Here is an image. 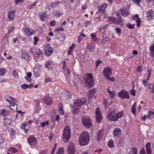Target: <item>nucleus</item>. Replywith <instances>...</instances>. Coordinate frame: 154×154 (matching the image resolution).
I'll use <instances>...</instances> for the list:
<instances>
[{"label":"nucleus","mask_w":154,"mask_h":154,"mask_svg":"<svg viewBox=\"0 0 154 154\" xmlns=\"http://www.w3.org/2000/svg\"><path fill=\"white\" fill-rule=\"evenodd\" d=\"M57 146V143H55L54 144V147L53 148L52 150V152H51V154H53L54 153L55 150L56 149Z\"/></svg>","instance_id":"680f3d73"},{"label":"nucleus","mask_w":154,"mask_h":154,"mask_svg":"<svg viewBox=\"0 0 154 154\" xmlns=\"http://www.w3.org/2000/svg\"><path fill=\"white\" fill-rule=\"evenodd\" d=\"M59 113L60 115H63L64 114V112L63 110V104L61 103H60L59 105Z\"/></svg>","instance_id":"c85d7f7f"},{"label":"nucleus","mask_w":154,"mask_h":154,"mask_svg":"<svg viewBox=\"0 0 154 154\" xmlns=\"http://www.w3.org/2000/svg\"><path fill=\"white\" fill-rule=\"evenodd\" d=\"M108 146L110 148L113 147L114 146L113 142L112 140H110L108 143Z\"/></svg>","instance_id":"de8ad7c7"},{"label":"nucleus","mask_w":154,"mask_h":154,"mask_svg":"<svg viewBox=\"0 0 154 154\" xmlns=\"http://www.w3.org/2000/svg\"><path fill=\"white\" fill-rule=\"evenodd\" d=\"M146 17L148 20L153 19V17H154V11L152 9L149 10L148 11V14Z\"/></svg>","instance_id":"6ab92c4d"},{"label":"nucleus","mask_w":154,"mask_h":154,"mask_svg":"<svg viewBox=\"0 0 154 154\" xmlns=\"http://www.w3.org/2000/svg\"><path fill=\"white\" fill-rule=\"evenodd\" d=\"M14 29V27L11 26L9 29H8V33H11Z\"/></svg>","instance_id":"774afa93"},{"label":"nucleus","mask_w":154,"mask_h":154,"mask_svg":"<svg viewBox=\"0 0 154 154\" xmlns=\"http://www.w3.org/2000/svg\"><path fill=\"white\" fill-rule=\"evenodd\" d=\"M118 95L119 97L122 99H129L130 98L128 93L124 90H122L121 92H119L118 93Z\"/></svg>","instance_id":"1a4fd4ad"},{"label":"nucleus","mask_w":154,"mask_h":154,"mask_svg":"<svg viewBox=\"0 0 154 154\" xmlns=\"http://www.w3.org/2000/svg\"><path fill=\"white\" fill-rule=\"evenodd\" d=\"M4 124L6 125H8L11 122V119L5 118L4 119Z\"/></svg>","instance_id":"c756f323"},{"label":"nucleus","mask_w":154,"mask_h":154,"mask_svg":"<svg viewBox=\"0 0 154 154\" xmlns=\"http://www.w3.org/2000/svg\"><path fill=\"white\" fill-rule=\"evenodd\" d=\"M53 49L52 48L50 47L49 45H48V47L45 51V54L48 55H51L53 53Z\"/></svg>","instance_id":"412c9836"},{"label":"nucleus","mask_w":154,"mask_h":154,"mask_svg":"<svg viewBox=\"0 0 154 154\" xmlns=\"http://www.w3.org/2000/svg\"><path fill=\"white\" fill-rule=\"evenodd\" d=\"M116 21L115 18H113L112 17H110L108 19V21L110 23H113Z\"/></svg>","instance_id":"37998d69"},{"label":"nucleus","mask_w":154,"mask_h":154,"mask_svg":"<svg viewBox=\"0 0 154 154\" xmlns=\"http://www.w3.org/2000/svg\"><path fill=\"white\" fill-rule=\"evenodd\" d=\"M71 132L69 127L66 126L63 130V141L65 142H68L70 138Z\"/></svg>","instance_id":"7ed1b4c3"},{"label":"nucleus","mask_w":154,"mask_h":154,"mask_svg":"<svg viewBox=\"0 0 154 154\" xmlns=\"http://www.w3.org/2000/svg\"><path fill=\"white\" fill-rule=\"evenodd\" d=\"M83 125L86 128H89L92 125L90 118L88 116H83L82 119Z\"/></svg>","instance_id":"20e7f679"},{"label":"nucleus","mask_w":154,"mask_h":154,"mask_svg":"<svg viewBox=\"0 0 154 154\" xmlns=\"http://www.w3.org/2000/svg\"><path fill=\"white\" fill-rule=\"evenodd\" d=\"M48 15L47 12H44L41 14L40 18L41 20L42 21H44L46 18H47Z\"/></svg>","instance_id":"a878e982"},{"label":"nucleus","mask_w":154,"mask_h":154,"mask_svg":"<svg viewBox=\"0 0 154 154\" xmlns=\"http://www.w3.org/2000/svg\"><path fill=\"white\" fill-rule=\"evenodd\" d=\"M64 152V149L62 147H60L57 150V154H63Z\"/></svg>","instance_id":"79ce46f5"},{"label":"nucleus","mask_w":154,"mask_h":154,"mask_svg":"<svg viewBox=\"0 0 154 154\" xmlns=\"http://www.w3.org/2000/svg\"><path fill=\"white\" fill-rule=\"evenodd\" d=\"M30 51L32 54H36L37 55L42 56V52L39 48H31L30 49Z\"/></svg>","instance_id":"ddd939ff"},{"label":"nucleus","mask_w":154,"mask_h":154,"mask_svg":"<svg viewBox=\"0 0 154 154\" xmlns=\"http://www.w3.org/2000/svg\"><path fill=\"white\" fill-rule=\"evenodd\" d=\"M45 104L49 105L52 103V100L50 98H47L45 100Z\"/></svg>","instance_id":"473e14b6"},{"label":"nucleus","mask_w":154,"mask_h":154,"mask_svg":"<svg viewBox=\"0 0 154 154\" xmlns=\"http://www.w3.org/2000/svg\"><path fill=\"white\" fill-rule=\"evenodd\" d=\"M9 131L11 136H14L15 135L16 131L12 129H10Z\"/></svg>","instance_id":"8fccbe9b"},{"label":"nucleus","mask_w":154,"mask_h":154,"mask_svg":"<svg viewBox=\"0 0 154 154\" xmlns=\"http://www.w3.org/2000/svg\"><path fill=\"white\" fill-rule=\"evenodd\" d=\"M22 88L26 89L27 88H31L33 87V85L32 84H30L29 85H26L25 84H24L22 85L21 86Z\"/></svg>","instance_id":"393cba45"},{"label":"nucleus","mask_w":154,"mask_h":154,"mask_svg":"<svg viewBox=\"0 0 154 154\" xmlns=\"http://www.w3.org/2000/svg\"><path fill=\"white\" fill-rule=\"evenodd\" d=\"M86 102V100L85 98L77 99L76 100L74 103L78 107H80L82 105H84Z\"/></svg>","instance_id":"6e6552de"},{"label":"nucleus","mask_w":154,"mask_h":154,"mask_svg":"<svg viewBox=\"0 0 154 154\" xmlns=\"http://www.w3.org/2000/svg\"><path fill=\"white\" fill-rule=\"evenodd\" d=\"M49 124V122L48 121H46L45 122H42L41 123V126L42 127H44L45 126V125H48Z\"/></svg>","instance_id":"3c124183"},{"label":"nucleus","mask_w":154,"mask_h":154,"mask_svg":"<svg viewBox=\"0 0 154 154\" xmlns=\"http://www.w3.org/2000/svg\"><path fill=\"white\" fill-rule=\"evenodd\" d=\"M96 122L98 123H100L102 119V116L101 112L98 108H97L95 111Z\"/></svg>","instance_id":"9d476101"},{"label":"nucleus","mask_w":154,"mask_h":154,"mask_svg":"<svg viewBox=\"0 0 154 154\" xmlns=\"http://www.w3.org/2000/svg\"><path fill=\"white\" fill-rule=\"evenodd\" d=\"M148 115L147 118H154V112L152 111L149 110L148 112Z\"/></svg>","instance_id":"c9c22d12"},{"label":"nucleus","mask_w":154,"mask_h":154,"mask_svg":"<svg viewBox=\"0 0 154 154\" xmlns=\"http://www.w3.org/2000/svg\"><path fill=\"white\" fill-rule=\"evenodd\" d=\"M124 113L123 112L121 111L117 113L116 114L117 121L119 119H121L123 116Z\"/></svg>","instance_id":"7c9ffc66"},{"label":"nucleus","mask_w":154,"mask_h":154,"mask_svg":"<svg viewBox=\"0 0 154 154\" xmlns=\"http://www.w3.org/2000/svg\"><path fill=\"white\" fill-rule=\"evenodd\" d=\"M136 104L135 103H134L131 109V112L134 115H136Z\"/></svg>","instance_id":"58836bf2"},{"label":"nucleus","mask_w":154,"mask_h":154,"mask_svg":"<svg viewBox=\"0 0 154 154\" xmlns=\"http://www.w3.org/2000/svg\"><path fill=\"white\" fill-rule=\"evenodd\" d=\"M8 151L11 152V153L13 154V153H15L17 151V150L15 148L11 147L9 148Z\"/></svg>","instance_id":"e433bc0d"},{"label":"nucleus","mask_w":154,"mask_h":154,"mask_svg":"<svg viewBox=\"0 0 154 154\" xmlns=\"http://www.w3.org/2000/svg\"><path fill=\"white\" fill-rule=\"evenodd\" d=\"M96 90L94 88L89 91L88 97L90 98L94 96Z\"/></svg>","instance_id":"cd10ccee"},{"label":"nucleus","mask_w":154,"mask_h":154,"mask_svg":"<svg viewBox=\"0 0 154 154\" xmlns=\"http://www.w3.org/2000/svg\"><path fill=\"white\" fill-rule=\"evenodd\" d=\"M134 3H136L137 5L139 4L141 0H131Z\"/></svg>","instance_id":"69168bd1"},{"label":"nucleus","mask_w":154,"mask_h":154,"mask_svg":"<svg viewBox=\"0 0 154 154\" xmlns=\"http://www.w3.org/2000/svg\"><path fill=\"white\" fill-rule=\"evenodd\" d=\"M107 91L109 93V94L110 95V97L111 98H113L114 96V94H113V92L111 91H110L109 88H108L107 90Z\"/></svg>","instance_id":"603ef678"},{"label":"nucleus","mask_w":154,"mask_h":154,"mask_svg":"<svg viewBox=\"0 0 154 154\" xmlns=\"http://www.w3.org/2000/svg\"><path fill=\"white\" fill-rule=\"evenodd\" d=\"M91 23V22L90 21H85L84 23V24L86 27H87Z\"/></svg>","instance_id":"bf43d9fd"},{"label":"nucleus","mask_w":154,"mask_h":154,"mask_svg":"<svg viewBox=\"0 0 154 154\" xmlns=\"http://www.w3.org/2000/svg\"><path fill=\"white\" fill-rule=\"evenodd\" d=\"M149 88L152 93H154V84H150L149 85Z\"/></svg>","instance_id":"4c0bfd02"},{"label":"nucleus","mask_w":154,"mask_h":154,"mask_svg":"<svg viewBox=\"0 0 154 154\" xmlns=\"http://www.w3.org/2000/svg\"><path fill=\"white\" fill-rule=\"evenodd\" d=\"M75 45L74 44H72V46L70 47L68 52V55H70L71 54L72 51L75 47Z\"/></svg>","instance_id":"f704fd0d"},{"label":"nucleus","mask_w":154,"mask_h":154,"mask_svg":"<svg viewBox=\"0 0 154 154\" xmlns=\"http://www.w3.org/2000/svg\"><path fill=\"white\" fill-rule=\"evenodd\" d=\"M146 150L147 154H152L151 143L149 142L147 143L146 145Z\"/></svg>","instance_id":"aec40b11"},{"label":"nucleus","mask_w":154,"mask_h":154,"mask_svg":"<svg viewBox=\"0 0 154 154\" xmlns=\"http://www.w3.org/2000/svg\"><path fill=\"white\" fill-rule=\"evenodd\" d=\"M15 12V10H11L8 12V17L10 19L12 20L14 19Z\"/></svg>","instance_id":"5701e85b"},{"label":"nucleus","mask_w":154,"mask_h":154,"mask_svg":"<svg viewBox=\"0 0 154 154\" xmlns=\"http://www.w3.org/2000/svg\"><path fill=\"white\" fill-rule=\"evenodd\" d=\"M84 80L86 86L88 88H91L94 85V79L92 75L91 74H87L84 75Z\"/></svg>","instance_id":"f03ea898"},{"label":"nucleus","mask_w":154,"mask_h":154,"mask_svg":"<svg viewBox=\"0 0 154 154\" xmlns=\"http://www.w3.org/2000/svg\"><path fill=\"white\" fill-rule=\"evenodd\" d=\"M130 93L133 96H135L136 95L135 91L134 89H132L130 91Z\"/></svg>","instance_id":"13d9d810"},{"label":"nucleus","mask_w":154,"mask_h":154,"mask_svg":"<svg viewBox=\"0 0 154 154\" xmlns=\"http://www.w3.org/2000/svg\"><path fill=\"white\" fill-rule=\"evenodd\" d=\"M64 30V28L63 27H58L55 29V32H57L59 31H60Z\"/></svg>","instance_id":"6e6d98bb"},{"label":"nucleus","mask_w":154,"mask_h":154,"mask_svg":"<svg viewBox=\"0 0 154 154\" xmlns=\"http://www.w3.org/2000/svg\"><path fill=\"white\" fill-rule=\"evenodd\" d=\"M116 30L117 33L119 35L120 34L122 33V29L119 28H116Z\"/></svg>","instance_id":"052dcab7"},{"label":"nucleus","mask_w":154,"mask_h":154,"mask_svg":"<svg viewBox=\"0 0 154 154\" xmlns=\"http://www.w3.org/2000/svg\"><path fill=\"white\" fill-rule=\"evenodd\" d=\"M12 74L13 76L15 78H18L19 75L18 74V72L16 70H13Z\"/></svg>","instance_id":"49530a36"},{"label":"nucleus","mask_w":154,"mask_h":154,"mask_svg":"<svg viewBox=\"0 0 154 154\" xmlns=\"http://www.w3.org/2000/svg\"><path fill=\"white\" fill-rule=\"evenodd\" d=\"M68 154H74L76 151L74 144L72 143H69L67 149Z\"/></svg>","instance_id":"0eeeda50"},{"label":"nucleus","mask_w":154,"mask_h":154,"mask_svg":"<svg viewBox=\"0 0 154 154\" xmlns=\"http://www.w3.org/2000/svg\"><path fill=\"white\" fill-rule=\"evenodd\" d=\"M137 149L134 147H133L131 149L130 152L128 154H137Z\"/></svg>","instance_id":"2f4dec72"},{"label":"nucleus","mask_w":154,"mask_h":154,"mask_svg":"<svg viewBox=\"0 0 154 154\" xmlns=\"http://www.w3.org/2000/svg\"><path fill=\"white\" fill-rule=\"evenodd\" d=\"M119 12L124 17H127L128 14V11L126 8H121Z\"/></svg>","instance_id":"f3484780"},{"label":"nucleus","mask_w":154,"mask_h":154,"mask_svg":"<svg viewBox=\"0 0 154 154\" xmlns=\"http://www.w3.org/2000/svg\"><path fill=\"white\" fill-rule=\"evenodd\" d=\"M58 3H60V2H52L51 4V6L52 8H54L56 7L57 5V4Z\"/></svg>","instance_id":"09e8293b"},{"label":"nucleus","mask_w":154,"mask_h":154,"mask_svg":"<svg viewBox=\"0 0 154 154\" xmlns=\"http://www.w3.org/2000/svg\"><path fill=\"white\" fill-rule=\"evenodd\" d=\"M121 132V130L120 129L116 128L113 131V135L114 137H118L120 135V133Z\"/></svg>","instance_id":"dca6fc26"},{"label":"nucleus","mask_w":154,"mask_h":154,"mask_svg":"<svg viewBox=\"0 0 154 154\" xmlns=\"http://www.w3.org/2000/svg\"><path fill=\"white\" fill-rule=\"evenodd\" d=\"M54 15L57 16L58 17H59L61 16L63 13L60 12V11H55L54 12Z\"/></svg>","instance_id":"ea45409f"},{"label":"nucleus","mask_w":154,"mask_h":154,"mask_svg":"<svg viewBox=\"0 0 154 154\" xmlns=\"http://www.w3.org/2000/svg\"><path fill=\"white\" fill-rule=\"evenodd\" d=\"M91 38L92 39L93 41L95 42L97 40V38L96 35L95 33H92L91 34Z\"/></svg>","instance_id":"a19ab883"},{"label":"nucleus","mask_w":154,"mask_h":154,"mask_svg":"<svg viewBox=\"0 0 154 154\" xmlns=\"http://www.w3.org/2000/svg\"><path fill=\"white\" fill-rule=\"evenodd\" d=\"M53 64V62L51 60H49L45 62V68H48V70H49L50 69H51V68L52 67Z\"/></svg>","instance_id":"a211bd4d"},{"label":"nucleus","mask_w":154,"mask_h":154,"mask_svg":"<svg viewBox=\"0 0 154 154\" xmlns=\"http://www.w3.org/2000/svg\"><path fill=\"white\" fill-rule=\"evenodd\" d=\"M73 114L75 115L78 113L79 112V108H75L74 109H72Z\"/></svg>","instance_id":"c03bdc74"},{"label":"nucleus","mask_w":154,"mask_h":154,"mask_svg":"<svg viewBox=\"0 0 154 154\" xmlns=\"http://www.w3.org/2000/svg\"><path fill=\"white\" fill-rule=\"evenodd\" d=\"M23 30L25 34L28 36L31 35L35 33V30L28 27L23 28Z\"/></svg>","instance_id":"9b49d317"},{"label":"nucleus","mask_w":154,"mask_h":154,"mask_svg":"<svg viewBox=\"0 0 154 154\" xmlns=\"http://www.w3.org/2000/svg\"><path fill=\"white\" fill-rule=\"evenodd\" d=\"M56 37L60 41H63L65 39V36L64 34L61 33H59L56 35Z\"/></svg>","instance_id":"4be33fe9"},{"label":"nucleus","mask_w":154,"mask_h":154,"mask_svg":"<svg viewBox=\"0 0 154 154\" xmlns=\"http://www.w3.org/2000/svg\"><path fill=\"white\" fill-rule=\"evenodd\" d=\"M140 154H146L144 148H142L140 152Z\"/></svg>","instance_id":"e2e57ef3"},{"label":"nucleus","mask_w":154,"mask_h":154,"mask_svg":"<svg viewBox=\"0 0 154 154\" xmlns=\"http://www.w3.org/2000/svg\"><path fill=\"white\" fill-rule=\"evenodd\" d=\"M107 117L110 121L113 122L117 121L116 115L115 110L112 112L109 110V113L108 114Z\"/></svg>","instance_id":"423d86ee"},{"label":"nucleus","mask_w":154,"mask_h":154,"mask_svg":"<svg viewBox=\"0 0 154 154\" xmlns=\"http://www.w3.org/2000/svg\"><path fill=\"white\" fill-rule=\"evenodd\" d=\"M90 140L89 134L86 132L82 133L79 138V144L84 146L88 144Z\"/></svg>","instance_id":"f257e3e1"},{"label":"nucleus","mask_w":154,"mask_h":154,"mask_svg":"<svg viewBox=\"0 0 154 154\" xmlns=\"http://www.w3.org/2000/svg\"><path fill=\"white\" fill-rule=\"evenodd\" d=\"M127 26L129 29H132L134 28V24H131L129 23H128L127 24Z\"/></svg>","instance_id":"4d7b16f0"},{"label":"nucleus","mask_w":154,"mask_h":154,"mask_svg":"<svg viewBox=\"0 0 154 154\" xmlns=\"http://www.w3.org/2000/svg\"><path fill=\"white\" fill-rule=\"evenodd\" d=\"M132 17L133 19L134 20L136 21V22L138 20H140V19L139 18L138 15L137 14H136L134 16H132Z\"/></svg>","instance_id":"a18cd8bd"},{"label":"nucleus","mask_w":154,"mask_h":154,"mask_svg":"<svg viewBox=\"0 0 154 154\" xmlns=\"http://www.w3.org/2000/svg\"><path fill=\"white\" fill-rule=\"evenodd\" d=\"M5 70L3 68H0V75H2L5 74Z\"/></svg>","instance_id":"5fc2aeb1"},{"label":"nucleus","mask_w":154,"mask_h":154,"mask_svg":"<svg viewBox=\"0 0 154 154\" xmlns=\"http://www.w3.org/2000/svg\"><path fill=\"white\" fill-rule=\"evenodd\" d=\"M34 45H36L37 44V42L38 41L39 39L38 38L36 37L35 36L34 37Z\"/></svg>","instance_id":"0e129e2a"},{"label":"nucleus","mask_w":154,"mask_h":154,"mask_svg":"<svg viewBox=\"0 0 154 154\" xmlns=\"http://www.w3.org/2000/svg\"><path fill=\"white\" fill-rule=\"evenodd\" d=\"M32 76V73L30 72H28L27 74V76L25 77V79L29 82H30L31 79L30 77Z\"/></svg>","instance_id":"72a5a7b5"},{"label":"nucleus","mask_w":154,"mask_h":154,"mask_svg":"<svg viewBox=\"0 0 154 154\" xmlns=\"http://www.w3.org/2000/svg\"><path fill=\"white\" fill-rule=\"evenodd\" d=\"M111 70V69L109 67L104 68L103 71V73L105 78L107 79H110L111 82H113L114 81V78H110L109 77L112 74Z\"/></svg>","instance_id":"39448f33"},{"label":"nucleus","mask_w":154,"mask_h":154,"mask_svg":"<svg viewBox=\"0 0 154 154\" xmlns=\"http://www.w3.org/2000/svg\"><path fill=\"white\" fill-rule=\"evenodd\" d=\"M95 45L93 43H88L86 45V48L90 51L92 50L95 48Z\"/></svg>","instance_id":"bb28decb"},{"label":"nucleus","mask_w":154,"mask_h":154,"mask_svg":"<svg viewBox=\"0 0 154 154\" xmlns=\"http://www.w3.org/2000/svg\"><path fill=\"white\" fill-rule=\"evenodd\" d=\"M146 1L147 3L152 4L154 5V0H146Z\"/></svg>","instance_id":"338daca9"},{"label":"nucleus","mask_w":154,"mask_h":154,"mask_svg":"<svg viewBox=\"0 0 154 154\" xmlns=\"http://www.w3.org/2000/svg\"><path fill=\"white\" fill-rule=\"evenodd\" d=\"M26 125L24 124H22L20 125V127L21 128L23 129H24L25 131V133H27V131H28V129H26L25 128V127L26 126Z\"/></svg>","instance_id":"864d4df0"},{"label":"nucleus","mask_w":154,"mask_h":154,"mask_svg":"<svg viewBox=\"0 0 154 154\" xmlns=\"http://www.w3.org/2000/svg\"><path fill=\"white\" fill-rule=\"evenodd\" d=\"M107 7V5L104 3L103 5H101L100 7H98L97 8H99L97 13L101 12V14L104 13L105 9Z\"/></svg>","instance_id":"2eb2a0df"},{"label":"nucleus","mask_w":154,"mask_h":154,"mask_svg":"<svg viewBox=\"0 0 154 154\" xmlns=\"http://www.w3.org/2000/svg\"><path fill=\"white\" fill-rule=\"evenodd\" d=\"M27 141L31 146H34L36 143L37 140L34 136H31L28 138Z\"/></svg>","instance_id":"f8f14e48"},{"label":"nucleus","mask_w":154,"mask_h":154,"mask_svg":"<svg viewBox=\"0 0 154 154\" xmlns=\"http://www.w3.org/2000/svg\"><path fill=\"white\" fill-rule=\"evenodd\" d=\"M0 114L2 116H11L9 112L8 111L6 110L5 109H3L1 110Z\"/></svg>","instance_id":"b1692460"},{"label":"nucleus","mask_w":154,"mask_h":154,"mask_svg":"<svg viewBox=\"0 0 154 154\" xmlns=\"http://www.w3.org/2000/svg\"><path fill=\"white\" fill-rule=\"evenodd\" d=\"M21 58L26 61H28L30 60L31 57L27 53L22 52L21 55Z\"/></svg>","instance_id":"4468645a"}]
</instances>
